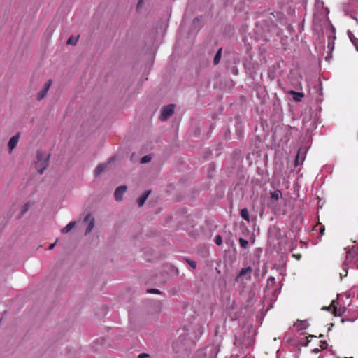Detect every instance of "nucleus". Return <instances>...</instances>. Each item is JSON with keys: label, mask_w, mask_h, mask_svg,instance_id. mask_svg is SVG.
<instances>
[{"label": "nucleus", "mask_w": 358, "mask_h": 358, "mask_svg": "<svg viewBox=\"0 0 358 358\" xmlns=\"http://www.w3.org/2000/svg\"><path fill=\"white\" fill-rule=\"evenodd\" d=\"M50 157V154L49 153L38 151L35 166L39 173L42 174L48 166Z\"/></svg>", "instance_id": "f257e3e1"}, {"label": "nucleus", "mask_w": 358, "mask_h": 358, "mask_svg": "<svg viewBox=\"0 0 358 358\" xmlns=\"http://www.w3.org/2000/svg\"><path fill=\"white\" fill-rule=\"evenodd\" d=\"M345 264L347 266L358 269V253L357 250L352 249L347 252Z\"/></svg>", "instance_id": "f03ea898"}, {"label": "nucleus", "mask_w": 358, "mask_h": 358, "mask_svg": "<svg viewBox=\"0 0 358 358\" xmlns=\"http://www.w3.org/2000/svg\"><path fill=\"white\" fill-rule=\"evenodd\" d=\"M174 111V105L170 104L164 106L161 111L160 119L162 121L166 120L170 117Z\"/></svg>", "instance_id": "7ed1b4c3"}, {"label": "nucleus", "mask_w": 358, "mask_h": 358, "mask_svg": "<svg viewBox=\"0 0 358 358\" xmlns=\"http://www.w3.org/2000/svg\"><path fill=\"white\" fill-rule=\"evenodd\" d=\"M339 303L336 300L331 301V306L333 308V314L334 316H342L345 312V308L344 306H338Z\"/></svg>", "instance_id": "20e7f679"}, {"label": "nucleus", "mask_w": 358, "mask_h": 358, "mask_svg": "<svg viewBox=\"0 0 358 358\" xmlns=\"http://www.w3.org/2000/svg\"><path fill=\"white\" fill-rule=\"evenodd\" d=\"M251 273H252V268L250 266L242 268L239 274L236 276V281L238 282L243 278H245L248 280L250 279L251 278Z\"/></svg>", "instance_id": "39448f33"}, {"label": "nucleus", "mask_w": 358, "mask_h": 358, "mask_svg": "<svg viewBox=\"0 0 358 358\" xmlns=\"http://www.w3.org/2000/svg\"><path fill=\"white\" fill-rule=\"evenodd\" d=\"M52 85V80H48L43 85V89L38 92L37 99L38 101L42 100L47 94Z\"/></svg>", "instance_id": "423d86ee"}, {"label": "nucleus", "mask_w": 358, "mask_h": 358, "mask_svg": "<svg viewBox=\"0 0 358 358\" xmlns=\"http://www.w3.org/2000/svg\"><path fill=\"white\" fill-rule=\"evenodd\" d=\"M20 137V133L17 132L15 135L12 136L8 143V148L9 150V153H11L13 150L17 146V144L19 141Z\"/></svg>", "instance_id": "0eeeda50"}, {"label": "nucleus", "mask_w": 358, "mask_h": 358, "mask_svg": "<svg viewBox=\"0 0 358 358\" xmlns=\"http://www.w3.org/2000/svg\"><path fill=\"white\" fill-rule=\"evenodd\" d=\"M305 154H306V151L303 149L300 148L298 150L297 155H296V156L295 157V160H294V166H298L303 162V161L305 159Z\"/></svg>", "instance_id": "6e6552de"}, {"label": "nucleus", "mask_w": 358, "mask_h": 358, "mask_svg": "<svg viewBox=\"0 0 358 358\" xmlns=\"http://www.w3.org/2000/svg\"><path fill=\"white\" fill-rule=\"evenodd\" d=\"M127 190V186L122 185L118 187L114 193V196L116 201H120L122 199L123 194Z\"/></svg>", "instance_id": "1a4fd4ad"}, {"label": "nucleus", "mask_w": 358, "mask_h": 358, "mask_svg": "<svg viewBox=\"0 0 358 358\" xmlns=\"http://www.w3.org/2000/svg\"><path fill=\"white\" fill-rule=\"evenodd\" d=\"M84 222H89L87 228L85 231V234H87L92 231L94 227V219L92 217L90 214H88L84 218Z\"/></svg>", "instance_id": "9d476101"}, {"label": "nucleus", "mask_w": 358, "mask_h": 358, "mask_svg": "<svg viewBox=\"0 0 358 358\" xmlns=\"http://www.w3.org/2000/svg\"><path fill=\"white\" fill-rule=\"evenodd\" d=\"M150 193V190L146 191L141 197L138 198L137 202L139 206H142L144 204Z\"/></svg>", "instance_id": "9b49d317"}, {"label": "nucleus", "mask_w": 358, "mask_h": 358, "mask_svg": "<svg viewBox=\"0 0 358 358\" xmlns=\"http://www.w3.org/2000/svg\"><path fill=\"white\" fill-rule=\"evenodd\" d=\"M76 222H69L66 227L61 229V232L62 234L69 233L76 226Z\"/></svg>", "instance_id": "f8f14e48"}, {"label": "nucleus", "mask_w": 358, "mask_h": 358, "mask_svg": "<svg viewBox=\"0 0 358 358\" xmlns=\"http://www.w3.org/2000/svg\"><path fill=\"white\" fill-rule=\"evenodd\" d=\"M107 167V164H99L95 169V175L99 176L103 173Z\"/></svg>", "instance_id": "ddd939ff"}, {"label": "nucleus", "mask_w": 358, "mask_h": 358, "mask_svg": "<svg viewBox=\"0 0 358 358\" xmlns=\"http://www.w3.org/2000/svg\"><path fill=\"white\" fill-rule=\"evenodd\" d=\"M290 94L293 95V99L296 101H300L301 98L303 97V94L301 92H297L294 91H291Z\"/></svg>", "instance_id": "4468645a"}, {"label": "nucleus", "mask_w": 358, "mask_h": 358, "mask_svg": "<svg viewBox=\"0 0 358 358\" xmlns=\"http://www.w3.org/2000/svg\"><path fill=\"white\" fill-rule=\"evenodd\" d=\"M241 216L245 220L250 221V215L247 208H245L241 210Z\"/></svg>", "instance_id": "2eb2a0df"}, {"label": "nucleus", "mask_w": 358, "mask_h": 358, "mask_svg": "<svg viewBox=\"0 0 358 358\" xmlns=\"http://www.w3.org/2000/svg\"><path fill=\"white\" fill-rule=\"evenodd\" d=\"M221 57H222V48H220L218 50V51L217 52V53L214 57V59H213V64L215 65H217L219 64V62L221 59Z\"/></svg>", "instance_id": "dca6fc26"}, {"label": "nucleus", "mask_w": 358, "mask_h": 358, "mask_svg": "<svg viewBox=\"0 0 358 358\" xmlns=\"http://www.w3.org/2000/svg\"><path fill=\"white\" fill-rule=\"evenodd\" d=\"M282 196V193L280 190L277 189L271 192V197L272 199L278 200Z\"/></svg>", "instance_id": "f3484780"}, {"label": "nucleus", "mask_w": 358, "mask_h": 358, "mask_svg": "<svg viewBox=\"0 0 358 358\" xmlns=\"http://www.w3.org/2000/svg\"><path fill=\"white\" fill-rule=\"evenodd\" d=\"M78 36H71L67 40V44L75 45L78 41Z\"/></svg>", "instance_id": "a211bd4d"}, {"label": "nucleus", "mask_w": 358, "mask_h": 358, "mask_svg": "<svg viewBox=\"0 0 358 358\" xmlns=\"http://www.w3.org/2000/svg\"><path fill=\"white\" fill-rule=\"evenodd\" d=\"M351 42L355 46L357 50H358V38L353 36L352 34L349 35Z\"/></svg>", "instance_id": "6ab92c4d"}, {"label": "nucleus", "mask_w": 358, "mask_h": 358, "mask_svg": "<svg viewBox=\"0 0 358 358\" xmlns=\"http://www.w3.org/2000/svg\"><path fill=\"white\" fill-rule=\"evenodd\" d=\"M239 243L243 248H246L248 245V241L243 238H239Z\"/></svg>", "instance_id": "aec40b11"}, {"label": "nucleus", "mask_w": 358, "mask_h": 358, "mask_svg": "<svg viewBox=\"0 0 358 358\" xmlns=\"http://www.w3.org/2000/svg\"><path fill=\"white\" fill-rule=\"evenodd\" d=\"M151 156L150 155H145L141 159V163H147L151 160Z\"/></svg>", "instance_id": "412c9836"}, {"label": "nucleus", "mask_w": 358, "mask_h": 358, "mask_svg": "<svg viewBox=\"0 0 358 358\" xmlns=\"http://www.w3.org/2000/svg\"><path fill=\"white\" fill-rule=\"evenodd\" d=\"M215 243L217 245H220L222 243V238L220 235H217L215 237Z\"/></svg>", "instance_id": "4be33fe9"}, {"label": "nucleus", "mask_w": 358, "mask_h": 358, "mask_svg": "<svg viewBox=\"0 0 358 358\" xmlns=\"http://www.w3.org/2000/svg\"><path fill=\"white\" fill-rule=\"evenodd\" d=\"M147 292L150 293V294H157L161 293V292L159 289H148Z\"/></svg>", "instance_id": "5701e85b"}, {"label": "nucleus", "mask_w": 358, "mask_h": 358, "mask_svg": "<svg viewBox=\"0 0 358 358\" xmlns=\"http://www.w3.org/2000/svg\"><path fill=\"white\" fill-rule=\"evenodd\" d=\"M187 262L189 264V265L193 268V269H195L196 268V262L194 261H192V260H187Z\"/></svg>", "instance_id": "b1692460"}, {"label": "nucleus", "mask_w": 358, "mask_h": 358, "mask_svg": "<svg viewBox=\"0 0 358 358\" xmlns=\"http://www.w3.org/2000/svg\"><path fill=\"white\" fill-rule=\"evenodd\" d=\"M318 227H319V231H320V234L324 235V231H325L324 226L320 224Z\"/></svg>", "instance_id": "393cba45"}, {"label": "nucleus", "mask_w": 358, "mask_h": 358, "mask_svg": "<svg viewBox=\"0 0 358 358\" xmlns=\"http://www.w3.org/2000/svg\"><path fill=\"white\" fill-rule=\"evenodd\" d=\"M313 337H315V336H313V335H309L308 336H307L306 338V341L305 342V343L303 344L304 345L307 346L308 343L310 342V340H309V338H313Z\"/></svg>", "instance_id": "a878e982"}, {"label": "nucleus", "mask_w": 358, "mask_h": 358, "mask_svg": "<svg viewBox=\"0 0 358 358\" xmlns=\"http://www.w3.org/2000/svg\"><path fill=\"white\" fill-rule=\"evenodd\" d=\"M321 343H322V344H321L320 346H321L322 349H326L327 348V346H328V344H327V341H321Z\"/></svg>", "instance_id": "bb28decb"}, {"label": "nucleus", "mask_w": 358, "mask_h": 358, "mask_svg": "<svg viewBox=\"0 0 358 358\" xmlns=\"http://www.w3.org/2000/svg\"><path fill=\"white\" fill-rule=\"evenodd\" d=\"M143 0H138V3L136 6L137 10H139L143 6Z\"/></svg>", "instance_id": "cd10ccee"}, {"label": "nucleus", "mask_w": 358, "mask_h": 358, "mask_svg": "<svg viewBox=\"0 0 358 358\" xmlns=\"http://www.w3.org/2000/svg\"><path fill=\"white\" fill-rule=\"evenodd\" d=\"M293 257H295L297 260L301 259V254H293Z\"/></svg>", "instance_id": "c85d7f7f"}, {"label": "nucleus", "mask_w": 358, "mask_h": 358, "mask_svg": "<svg viewBox=\"0 0 358 358\" xmlns=\"http://www.w3.org/2000/svg\"><path fill=\"white\" fill-rule=\"evenodd\" d=\"M146 357H148V355L145 353H141L138 355V358H145Z\"/></svg>", "instance_id": "c756f323"}, {"label": "nucleus", "mask_w": 358, "mask_h": 358, "mask_svg": "<svg viewBox=\"0 0 358 358\" xmlns=\"http://www.w3.org/2000/svg\"><path fill=\"white\" fill-rule=\"evenodd\" d=\"M331 308H332L331 303V304H330V306H328V307H326V306L323 307V308H322V310H329Z\"/></svg>", "instance_id": "7c9ffc66"}, {"label": "nucleus", "mask_w": 358, "mask_h": 358, "mask_svg": "<svg viewBox=\"0 0 358 358\" xmlns=\"http://www.w3.org/2000/svg\"><path fill=\"white\" fill-rule=\"evenodd\" d=\"M274 281H275V278H274V277L271 276V277L268 279V282H274Z\"/></svg>", "instance_id": "2f4dec72"}, {"label": "nucleus", "mask_w": 358, "mask_h": 358, "mask_svg": "<svg viewBox=\"0 0 358 358\" xmlns=\"http://www.w3.org/2000/svg\"><path fill=\"white\" fill-rule=\"evenodd\" d=\"M56 243H54L52 244H51L50 246H49V250H52L54 248L55 245Z\"/></svg>", "instance_id": "473e14b6"}, {"label": "nucleus", "mask_w": 358, "mask_h": 358, "mask_svg": "<svg viewBox=\"0 0 358 358\" xmlns=\"http://www.w3.org/2000/svg\"><path fill=\"white\" fill-rule=\"evenodd\" d=\"M22 215V208L20 210L17 217H20Z\"/></svg>", "instance_id": "72a5a7b5"}, {"label": "nucleus", "mask_w": 358, "mask_h": 358, "mask_svg": "<svg viewBox=\"0 0 358 358\" xmlns=\"http://www.w3.org/2000/svg\"><path fill=\"white\" fill-rule=\"evenodd\" d=\"M27 210V207H26L25 206H24V210H23V212L24 213L25 211Z\"/></svg>", "instance_id": "f704fd0d"}, {"label": "nucleus", "mask_w": 358, "mask_h": 358, "mask_svg": "<svg viewBox=\"0 0 358 358\" xmlns=\"http://www.w3.org/2000/svg\"><path fill=\"white\" fill-rule=\"evenodd\" d=\"M345 358H353V357H345Z\"/></svg>", "instance_id": "c9c22d12"}]
</instances>
